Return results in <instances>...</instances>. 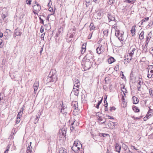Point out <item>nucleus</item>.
Returning a JSON list of instances; mask_svg holds the SVG:
<instances>
[{"label": "nucleus", "mask_w": 153, "mask_h": 153, "mask_svg": "<svg viewBox=\"0 0 153 153\" xmlns=\"http://www.w3.org/2000/svg\"><path fill=\"white\" fill-rule=\"evenodd\" d=\"M48 77L47 79V81L48 82H53L56 81L57 78L56 75V70L54 69L51 70L50 72Z\"/></svg>", "instance_id": "obj_1"}, {"label": "nucleus", "mask_w": 153, "mask_h": 153, "mask_svg": "<svg viewBox=\"0 0 153 153\" xmlns=\"http://www.w3.org/2000/svg\"><path fill=\"white\" fill-rule=\"evenodd\" d=\"M91 61L84 60L83 59L82 62V70L84 71L89 70L91 67Z\"/></svg>", "instance_id": "obj_2"}, {"label": "nucleus", "mask_w": 153, "mask_h": 153, "mask_svg": "<svg viewBox=\"0 0 153 153\" xmlns=\"http://www.w3.org/2000/svg\"><path fill=\"white\" fill-rule=\"evenodd\" d=\"M82 147V144L80 142L77 141H75L73 146L71 147V149L75 152L78 153Z\"/></svg>", "instance_id": "obj_3"}, {"label": "nucleus", "mask_w": 153, "mask_h": 153, "mask_svg": "<svg viewBox=\"0 0 153 153\" xmlns=\"http://www.w3.org/2000/svg\"><path fill=\"white\" fill-rule=\"evenodd\" d=\"M60 105L59 106V109H61V112L62 114H65L66 111L67 106L63 105V102L62 101L59 102Z\"/></svg>", "instance_id": "obj_4"}, {"label": "nucleus", "mask_w": 153, "mask_h": 153, "mask_svg": "<svg viewBox=\"0 0 153 153\" xmlns=\"http://www.w3.org/2000/svg\"><path fill=\"white\" fill-rule=\"evenodd\" d=\"M115 33V35L118 37V39L120 41H123V33H120L119 30L116 31Z\"/></svg>", "instance_id": "obj_5"}, {"label": "nucleus", "mask_w": 153, "mask_h": 153, "mask_svg": "<svg viewBox=\"0 0 153 153\" xmlns=\"http://www.w3.org/2000/svg\"><path fill=\"white\" fill-rule=\"evenodd\" d=\"M93 56V53L91 51H88V53L85 55L83 59H85V60L91 61L90 60L92 59Z\"/></svg>", "instance_id": "obj_6"}, {"label": "nucleus", "mask_w": 153, "mask_h": 153, "mask_svg": "<svg viewBox=\"0 0 153 153\" xmlns=\"http://www.w3.org/2000/svg\"><path fill=\"white\" fill-rule=\"evenodd\" d=\"M137 50L135 47H134L133 46H131L130 48V50L128 51V52H129V54L130 56H133V55L134 54L135 52H137Z\"/></svg>", "instance_id": "obj_7"}, {"label": "nucleus", "mask_w": 153, "mask_h": 153, "mask_svg": "<svg viewBox=\"0 0 153 153\" xmlns=\"http://www.w3.org/2000/svg\"><path fill=\"white\" fill-rule=\"evenodd\" d=\"M22 32L20 30L18 29H16L15 30L13 36L16 37V36H20Z\"/></svg>", "instance_id": "obj_8"}, {"label": "nucleus", "mask_w": 153, "mask_h": 153, "mask_svg": "<svg viewBox=\"0 0 153 153\" xmlns=\"http://www.w3.org/2000/svg\"><path fill=\"white\" fill-rule=\"evenodd\" d=\"M107 16L109 22H110L111 21H115V19L114 16H112L111 14L108 13L107 14Z\"/></svg>", "instance_id": "obj_9"}, {"label": "nucleus", "mask_w": 153, "mask_h": 153, "mask_svg": "<svg viewBox=\"0 0 153 153\" xmlns=\"http://www.w3.org/2000/svg\"><path fill=\"white\" fill-rule=\"evenodd\" d=\"M34 10L36 11H38L41 9L40 6L39 4H36L33 7Z\"/></svg>", "instance_id": "obj_10"}, {"label": "nucleus", "mask_w": 153, "mask_h": 153, "mask_svg": "<svg viewBox=\"0 0 153 153\" xmlns=\"http://www.w3.org/2000/svg\"><path fill=\"white\" fill-rule=\"evenodd\" d=\"M115 146L116 151L118 152V153H119L121 148V146H119V145L117 143H115Z\"/></svg>", "instance_id": "obj_11"}, {"label": "nucleus", "mask_w": 153, "mask_h": 153, "mask_svg": "<svg viewBox=\"0 0 153 153\" xmlns=\"http://www.w3.org/2000/svg\"><path fill=\"white\" fill-rule=\"evenodd\" d=\"M151 32H150L147 35L146 37V44H148L149 42V41L151 38Z\"/></svg>", "instance_id": "obj_12"}, {"label": "nucleus", "mask_w": 153, "mask_h": 153, "mask_svg": "<svg viewBox=\"0 0 153 153\" xmlns=\"http://www.w3.org/2000/svg\"><path fill=\"white\" fill-rule=\"evenodd\" d=\"M133 102L134 104H137L138 103L139 100L135 96H133L132 98Z\"/></svg>", "instance_id": "obj_13"}, {"label": "nucleus", "mask_w": 153, "mask_h": 153, "mask_svg": "<svg viewBox=\"0 0 153 153\" xmlns=\"http://www.w3.org/2000/svg\"><path fill=\"white\" fill-rule=\"evenodd\" d=\"M39 82H35L34 83L33 86L34 92L36 91L38 89L39 86Z\"/></svg>", "instance_id": "obj_14"}, {"label": "nucleus", "mask_w": 153, "mask_h": 153, "mask_svg": "<svg viewBox=\"0 0 153 153\" xmlns=\"http://www.w3.org/2000/svg\"><path fill=\"white\" fill-rule=\"evenodd\" d=\"M87 96L86 94L85 95L83 94H82L81 95V99L82 102H85L86 100Z\"/></svg>", "instance_id": "obj_15"}, {"label": "nucleus", "mask_w": 153, "mask_h": 153, "mask_svg": "<svg viewBox=\"0 0 153 153\" xmlns=\"http://www.w3.org/2000/svg\"><path fill=\"white\" fill-rule=\"evenodd\" d=\"M115 59L112 57H109L108 59V62L109 64H111L114 62Z\"/></svg>", "instance_id": "obj_16"}, {"label": "nucleus", "mask_w": 153, "mask_h": 153, "mask_svg": "<svg viewBox=\"0 0 153 153\" xmlns=\"http://www.w3.org/2000/svg\"><path fill=\"white\" fill-rule=\"evenodd\" d=\"M132 56H130L129 55H128L127 56L125 57V60H127V62H129L132 59Z\"/></svg>", "instance_id": "obj_17"}, {"label": "nucleus", "mask_w": 153, "mask_h": 153, "mask_svg": "<svg viewBox=\"0 0 153 153\" xmlns=\"http://www.w3.org/2000/svg\"><path fill=\"white\" fill-rule=\"evenodd\" d=\"M73 91L75 95L78 96L79 93V90L78 88H76L75 89H73Z\"/></svg>", "instance_id": "obj_18"}, {"label": "nucleus", "mask_w": 153, "mask_h": 153, "mask_svg": "<svg viewBox=\"0 0 153 153\" xmlns=\"http://www.w3.org/2000/svg\"><path fill=\"white\" fill-rule=\"evenodd\" d=\"M122 147L124 149L125 151H126L128 150V152H131V151L128 149V146L126 145V144H123Z\"/></svg>", "instance_id": "obj_19"}, {"label": "nucleus", "mask_w": 153, "mask_h": 153, "mask_svg": "<svg viewBox=\"0 0 153 153\" xmlns=\"http://www.w3.org/2000/svg\"><path fill=\"white\" fill-rule=\"evenodd\" d=\"M72 105L73 106L74 108V110H78V103L76 102H75V103H73Z\"/></svg>", "instance_id": "obj_20"}, {"label": "nucleus", "mask_w": 153, "mask_h": 153, "mask_svg": "<svg viewBox=\"0 0 153 153\" xmlns=\"http://www.w3.org/2000/svg\"><path fill=\"white\" fill-rule=\"evenodd\" d=\"M102 46L101 47H98L96 49L97 52L98 53L100 54L102 52Z\"/></svg>", "instance_id": "obj_21"}, {"label": "nucleus", "mask_w": 153, "mask_h": 153, "mask_svg": "<svg viewBox=\"0 0 153 153\" xmlns=\"http://www.w3.org/2000/svg\"><path fill=\"white\" fill-rule=\"evenodd\" d=\"M66 132V131L65 129H64V130L62 131H59V133L61 134L63 136H65Z\"/></svg>", "instance_id": "obj_22"}, {"label": "nucleus", "mask_w": 153, "mask_h": 153, "mask_svg": "<svg viewBox=\"0 0 153 153\" xmlns=\"http://www.w3.org/2000/svg\"><path fill=\"white\" fill-rule=\"evenodd\" d=\"M132 109L133 110L136 112H138L140 111L139 109L137 107L134 106L133 107Z\"/></svg>", "instance_id": "obj_23"}, {"label": "nucleus", "mask_w": 153, "mask_h": 153, "mask_svg": "<svg viewBox=\"0 0 153 153\" xmlns=\"http://www.w3.org/2000/svg\"><path fill=\"white\" fill-rule=\"evenodd\" d=\"M144 32L143 31H142L139 35V39L140 40H142L144 38Z\"/></svg>", "instance_id": "obj_24"}, {"label": "nucleus", "mask_w": 153, "mask_h": 153, "mask_svg": "<svg viewBox=\"0 0 153 153\" xmlns=\"http://www.w3.org/2000/svg\"><path fill=\"white\" fill-rule=\"evenodd\" d=\"M25 108V106L24 105H23L22 107L21 108V109L20 111L18 113V114H19L20 115H21L22 116V115L23 114V111L24 109Z\"/></svg>", "instance_id": "obj_25"}, {"label": "nucleus", "mask_w": 153, "mask_h": 153, "mask_svg": "<svg viewBox=\"0 0 153 153\" xmlns=\"http://www.w3.org/2000/svg\"><path fill=\"white\" fill-rule=\"evenodd\" d=\"M109 136V134H106L105 133H100V137H105L106 136Z\"/></svg>", "instance_id": "obj_26"}, {"label": "nucleus", "mask_w": 153, "mask_h": 153, "mask_svg": "<svg viewBox=\"0 0 153 153\" xmlns=\"http://www.w3.org/2000/svg\"><path fill=\"white\" fill-rule=\"evenodd\" d=\"M131 35L132 36H133L135 34V28H134V27H132L131 30Z\"/></svg>", "instance_id": "obj_27"}, {"label": "nucleus", "mask_w": 153, "mask_h": 153, "mask_svg": "<svg viewBox=\"0 0 153 153\" xmlns=\"http://www.w3.org/2000/svg\"><path fill=\"white\" fill-rule=\"evenodd\" d=\"M102 98L101 100L99 101L97 103V105L96 106V107L97 108V109H98L99 108V106L100 105V104L102 102Z\"/></svg>", "instance_id": "obj_28"}, {"label": "nucleus", "mask_w": 153, "mask_h": 153, "mask_svg": "<svg viewBox=\"0 0 153 153\" xmlns=\"http://www.w3.org/2000/svg\"><path fill=\"white\" fill-rule=\"evenodd\" d=\"M65 150H67L65 148L62 147L59 149V153H63L65 151Z\"/></svg>", "instance_id": "obj_29"}, {"label": "nucleus", "mask_w": 153, "mask_h": 153, "mask_svg": "<svg viewBox=\"0 0 153 153\" xmlns=\"http://www.w3.org/2000/svg\"><path fill=\"white\" fill-rule=\"evenodd\" d=\"M80 84H79L75 83L74 86V89H76L75 88L76 87L77 88H76L79 89V88L80 87Z\"/></svg>", "instance_id": "obj_30"}, {"label": "nucleus", "mask_w": 153, "mask_h": 153, "mask_svg": "<svg viewBox=\"0 0 153 153\" xmlns=\"http://www.w3.org/2000/svg\"><path fill=\"white\" fill-rule=\"evenodd\" d=\"M90 27V30H94L95 28V27L94 26V24L93 23H91Z\"/></svg>", "instance_id": "obj_31"}, {"label": "nucleus", "mask_w": 153, "mask_h": 153, "mask_svg": "<svg viewBox=\"0 0 153 153\" xmlns=\"http://www.w3.org/2000/svg\"><path fill=\"white\" fill-rule=\"evenodd\" d=\"M108 30H106L103 31V33L106 36L108 35Z\"/></svg>", "instance_id": "obj_32"}, {"label": "nucleus", "mask_w": 153, "mask_h": 153, "mask_svg": "<svg viewBox=\"0 0 153 153\" xmlns=\"http://www.w3.org/2000/svg\"><path fill=\"white\" fill-rule=\"evenodd\" d=\"M115 1V0H109L108 4L109 5H112L114 2Z\"/></svg>", "instance_id": "obj_33"}, {"label": "nucleus", "mask_w": 153, "mask_h": 153, "mask_svg": "<svg viewBox=\"0 0 153 153\" xmlns=\"http://www.w3.org/2000/svg\"><path fill=\"white\" fill-rule=\"evenodd\" d=\"M39 117L37 116H36V117L35 118L34 121V123L36 124L38 121Z\"/></svg>", "instance_id": "obj_34"}, {"label": "nucleus", "mask_w": 153, "mask_h": 153, "mask_svg": "<svg viewBox=\"0 0 153 153\" xmlns=\"http://www.w3.org/2000/svg\"><path fill=\"white\" fill-rule=\"evenodd\" d=\"M97 14V15L99 16H103V13L102 12H101L100 11L98 12Z\"/></svg>", "instance_id": "obj_35"}, {"label": "nucleus", "mask_w": 153, "mask_h": 153, "mask_svg": "<svg viewBox=\"0 0 153 153\" xmlns=\"http://www.w3.org/2000/svg\"><path fill=\"white\" fill-rule=\"evenodd\" d=\"M149 19V17H147L146 18H144L142 19V25L143 23L146 21H148Z\"/></svg>", "instance_id": "obj_36"}, {"label": "nucleus", "mask_w": 153, "mask_h": 153, "mask_svg": "<svg viewBox=\"0 0 153 153\" xmlns=\"http://www.w3.org/2000/svg\"><path fill=\"white\" fill-rule=\"evenodd\" d=\"M20 118H16V124H18L19 123L20 121Z\"/></svg>", "instance_id": "obj_37"}, {"label": "nucleus", "mask_w": 153, "mask_h": 153, "mask_svg": "<svg viewBox=\"0 0 153 153\" xmlns=\"http://www.w3.org/2000/svg\"><path fill=\"white\" fill-rule=\"evenodd\" d=\"M116 109L115 108L114 106L111 107L109 110L110 111H112L113 110H114Z\"/></svg>", "instance_id": "obj_38"}, {"label": "nucleus", "mask_w": 153, "mask_h": 153, "mask_svg": "<svg viewBox=\"0 0 153 153\" xmlns=\"http://www.w3.org/2000/svg\"><path fill=\"white\" fill-rule=\"evenodd\" d=\"M31 0H26V2L27 4H31Z\"/></svg>", "instance_id": "obj_39"}, {"label": "nucleus", "mask_w": 153, "mask_h": 153, "mask_svg": "<svg viewBox=\"0 0 153 153\" xmlns=\"http://www.w3.org/2000/svg\"><path fill=\"white\" fill-rule=\"evenodd\" d=\"M75 83L79 84H80L79 80L77 79H74Z\"/></svg>", "instance_id": "obj_40"}, {"label": "nucleus", "mask_w": 153, "mask_h": 153, "mask_svg": "<svg viewBox=\"0 0 153 153\" xmlns=\"http://www.w3.org/2000/svg\"><path fill=\"white\" fill-rule=\"evenodd\" d=\"M3 42L2 40L0 39V48H1L3 47V45H2Z\"/></svg>", "instance_id": "obj_41"}, {"label": "nucleus", "mask_w": 153, "mask_h": 153, "mask_svg": "<svg viewBox=\"0 0 153 153\" xmlns=\"http://www.w3.org/2000/svg\"><path fill=\"white\" fill-rule=\"evenodd\" d=\"M86 45L85 44H83L82 46V49H83L85 51L86 50Z\"/></svg>", "instance_id": "obj_42"}, {"label": "nucleus", "mask_w": 153, "mask_h": 153, "mask_svg": "<svg viewBox=\"0 0 153 153\" xmlns=\"http://www.w3.org/2000/svg\"><path fill=\"white\" fill-rule=\"evenodd\" d=\"M44 27L43 26H42L41 27L40 32L41 33H42L44 32Z\"/></svg>", "instance_id": "obj_43"}, {"label": "nucleus", "mask_w": 153, "mask_h": 153, "mask_svg": "<svg viewBox=\"0 0 153 153\" xmlns=\"http://www.w3.org/2000/svg\"><path fill=\"white\" fill-rule=\"evenodd\" d=\"M74 124V123H73L71 124V126L70 127V129L71 131H72L73 130V129H74V126H73V125Z\"/></svg>", "instance_id": "obj_44"}, {"label": "nucleus", "mask_w": 153, "mask_h": 153, "mask_svg": "<svg viewBox=\"0 0 153 153\" xmlns=\"http://www.w3.org/2000/svg\"><path fill=\"white\" fill-rule=\"evenodd\" d=\"M148 72L149 74L147 75V77L149 78H150L152 77V75H153L152 74H150L149 70L148 71Z\"/></svg>", "instance_id": "obj_45"}, {"label": "nucleus", "mask_w": 153, "mask_h": 153, "mask_svg": "<svg viewBox=\"0 0 153 153\" xmlns=\"http://www.w3.org/2000/svg\"><path fill=\"white\" fill-rule=\"evenodd\" d=\"M45 35V33H44L42 34L40 38L42 40H44V36Z\"/></svg>", "instance_id": "obj_46"}, {"label": "nucleus", "mask_w": 153, "mask_h": 153, "mask_svg": "<svg viewBox=\"0 0 153 153\" xmlns=\"http://www.w3.org/2000/svg\"><path fill=\"white\" fill-rule=\"evenodd\" d=\"M148 68H149V70L150 69H151V70H153V65H150L149 66H148Z\"/></svg>", "instance_id": "obj_47"}, {"label": "nucleus", "mask_w": 153, "mask_h": 153, "mask_svg": "<svg viewBox=\"0 0 153 153\" xmlns=\"http://www.w3.org/2000/svg\"><path fill=\"white\" fill-rule=\"evenodd\" d=\"M131 148L132 149H134V150H137H137H138V149H137L135 148V147L134 146H131Z\"/></svg>", "instance_id": "obj_48"}, {"label": "nucleus", "mask_w": 153, "mask_h": 153, "mask_svg": "<svg viewBox=\"0 0 153 153\" xmlns=\"http://www.w3.org/2000/svg\"><path fill=\"white\" fill-rule=\"evenodd\" d=\"M48 10L49 11L52 12L53 11V8L52 7H50L49 8Z\"/></svg>", "instance_id": "obj_49"}, {"label": "nucleus", "mask_w": 153, "mask_h": 153, "mask_svg": "<svg viewBox=\"0 0 153 153\" xmlns=\"http://www.w3.org/2000/svg\"><path fill=\"white\" fill-rule=\"evenodd\" d=\"M32 146L30 147V146H28L27 148V149L29 150H32Z\"/></svg>", "instance_id": "obj_50"}, {"label": "nucleus", "mask_w": 153, "mask_h": 153, "mask_svg": "<svg viewBox=\"0 0 153 153\" xmlns=\"http://www.w3.org/2000/svg\"><path fill=\"white\" fill-rule=\"evenodd\" d=\"M85 1L87 3H89L90 2L92 1L93 0H85Z\"/></svg>", "instance_id": "obj_51"}, {"label": "nucleus", "mask_w": 153, "mask_h": 153, "mask_svg": "<svg viewBox=\"0 0 153 153\" xmlns=\"http://www.w3.org/2000/svg\"><path fill=\"white\" fill-rule=\"evenodd\" d=\"M6 16H6L4 14H2L1 16L2 18L3 19H4L6 17Z\"/></svg>", "instance_id": "obj_52"}, {"label": "nucleus", "mask_w": 153, "mask_h": 153, "mask_svg": "<svg viewBox=\"0 0 153 153\" xmlns=\"http://www.w3.org/2000/svg\"><path fill=\"white\" fill-rule=\"evenodd\" d=\"M149 92L150 94L151 95H152V96H153V91H152V90L150 91L149 90Z\"/></svg>", "instance_id": "obj_53"}, {"label": "nucleus", "mask_w": 153, "mask_h": 153, "mask_svg": "<svg viewBox=\"0 0 153 153\" xmlns=\"http://www.w3.org/2000/svg\"><path fill=\"white\" fill-rule=\"evenodd\" d=\"M93 1L95 3H98L99 1V0H93Z\"/></svg>", "instance_id": "obj_54"}, {"label": "nucleus", "mask_w": 153, "mask_h": 153, "mask_svg": "<svg viewBox=\"0 0 153 153\" xmlns=\"http://www.w3.org/2000/svg\"><path fill=\"white\" fill-rule=\"evenodd\" d=\"M141 87V85L137 86L138 91H140V88Z\"/></svg>", "instance_id": "obj_55"}, {"label": "nucleus", "mask_w": 153, "mask_h": 153, "mask_svg": "<svg viewBox=\"0 0 153 153\" xmlns=\"http://www.w3.org/2000/svg\"><path fill=\"white\" fill-rule=\"evenodd\" d=\"M32 150H27V153H31Z\"/></svg>", "instance_id": "obj_56"}, {"label": "nucleus", "mask_w": 153, "mask_h": 153, "mask_svg": "<svg viewBox=\"0 0 153 153\" xmlns=\"http://www.w3.org/2000/svg\"><path fill=\"white\" fill-rule=\"evenodd\" d=\"M118 65H116L114 69L115 70H116V71H117V69L118 70Z\"/></svg>", "instance_id": "obj_57"}, {"label": "nucleus", "mask_w": 153, "mask_h": 153, "mask_svg": "<svg viewBox=\"0 0 153 153\" xmlns=\"http://www.w3.org/2000/svg\"><path fill=\"white\" fill-rule=\"evenodd\" d=\"M92 35V34H90L88 36V39H90L91 37V36Z\"/></svg>", "instance_id": "obj_58"}, {"label": "nucleus", "mask_w": 153, "mask_h": 153, "mask_svg": "<svg viewBox=\"0 0 153 153\" xmlns=\"http://www.w3.org/2000/svg\"><path fill=\"white\" fill-rule=\"evenodd\" d=\"M85 51L83 49H82L81 50V53H82V54H83L84 53V52H85Z\"/></svg>", "instance_id": "obj_59"}, {"label": "nucleus", "mask_w": 153, "mask_h": 153, "mask_svg": "<svg viewBox=\"0 0 153 153\" xmlns=\"http://www.w3.org/2000/svg\"><path fill=\"white\" fill-rule=\"evenodd\" d=\"M40 23L42 24L43 25H44V20L43 19H41V20L40 21Z\"/></svg>", "instance_id": "obj_60"}, {"label": "nucleus", "mask_w": 153, "mask_h": 153, "mask_svg": "<svg viewBox=\"0 0 153 153\" xmlns=\"http://www.w3.org/2000/svg\"><path fill=\"white\" fill-rule=\"evenodd\" d=\"M9 150L8 149H7L6 150L4 151V153H7L9 151Z\"/></svg>", "instance_id": "obj_61"}, {"label": "nucleus", "mask_w": 153, "mask_h": 153, "mask_svg": "<svg viewBox=\"0 0 153 153\" xmlns=\"http://www.w3.org/2000/svg\"><path fill=\"white\" fill-rule=\"evenodd\" d=\"M142 83V81L141 80H139L138 82V84H139V85H141V83Z\"/></svg>", "instance_id": "obj_62"}, {"label": "nucleus", "mask_w": 153, "mask_h": 153, "mask_svg": "<svg viewBox=\"0 0 153 153\" xmlns=\"http://www.w3.org/2000/svg\"><path fill=\"white\" fill-rule=\"evenodd\" d=\"M22 116L20 115L19 114H18L17 117L18 118H20Z\"/></svg>", "instance_id": "obj_63"}, {"label": "nucleus", "mask_w": 153, "mask_h": 153, "mask_svg": "<svg viewBox=\"0 0 153 153\" xmlns=\"http://www.w3.org/2000/svg\"><path fill=\"white\" fill-rule=\"evenodd\" d=\"M98 120H100V121H103V119L101 117H99Z\"/></svg>", "instance_id": "obj_64"}]
</instances>
